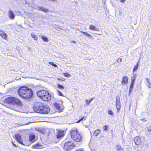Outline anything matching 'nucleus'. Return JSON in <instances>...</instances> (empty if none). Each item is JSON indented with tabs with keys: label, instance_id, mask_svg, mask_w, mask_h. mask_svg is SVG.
<instances>
[{
	"label": "nucleus",
	"instance_id": "f257e3e1",
	"mask_svg": "<svg viewBox=\"0 0 151 151\" xmlns=\"http://www.w3.org/2000/svg\"><path fill=\"white\" fill-rule=\"evenodd\" d=\"M34 111L37 113L47 114L50 112V109L48 106H45L41 103H35L33 107Z\"/></svg>",
	"mask_w": 151,
	"mask_h": 151
},
{
	"label": "nucleus",
	"instance_id": "f03ea898",
	"mask_svg": "<svg viewBox=\"0 0 151 151\" xmlns=\"http://www.w3.org/2000/svg\"><path fill=\"white\" fill-rule=\"evenodd\" d=\"M6 102L9 104L13 105L12 109L16 111H19V108L22 106L21 101L19 99L14 97H9L6 100Z\"/></svg>",
	"mask_w": 151,
	"mask_h": 151
},
{
	"label": "nucleus",
	"instance_id": "7ed1b4c3",
	"mask_svg": "<svg viewBox=\"0 0 151 151\" xmlns=\"http://www.w3.org/2000/svg\"><path fill=\"white\" fill-rule=\"evenodd\" d=\"M18 93L21 97L25 99L30 98L33 95L32 91L26 87H20L18 90Z\"/></svg>",
	"mask_w": 151,
	"mask_h": 151
},
{
	"label": "nucleus",
	"instance_id": "20e7f679",
	"mask_svg": "<svg viewBox=\"0 0 151 151\" xmlns=\"http://www.w3.org/2000/svg\"><path fill=\"white\" fill-rule=\"evenodd\" d=\"M38 96L44 101H48L51 99V96L50 93L45 90L39 91L37 93Z\"/></svg>",
	"mask_w": 151,
	"mask_h": 151
},
{
	"label": "nucleus",
	"instance_id": "39448f33",
	"mask_svg": "<svg viewBox=\"0 0 151 151\" xmlns=\"http://www.w3.org/2000/svg\"><path fill=\"white\" fill-rule=\"evenodd\" d=\"M70 134L71 138L77 142L81 141L82 139V137L76 128L73 129L70 131Z\"/></svg>",
	"mask_w": 151,
	"mask_h": 151
},
{
	"label": "nucleus",
	"instance_id": "423d86ee",
	"mask_svg": "<svg viewBox=\"0 0 151 151\" xmlns=\"http://www.w3.org/2000/svg\"><path fill=\"white\" fill-rule=\"evenodd\" d=\"M74 146V144L71 142H68L65 144L64 148L66 150H71Z\"/></svg>",
	"mask_w": 151,
	"mask_h": 151
},
{
	"label": "nucleus",
	"instance_id": "0eeeda50",
	"mask_svg": "<svg viewBox=\"0 0 151 151\" xmlns=\"http://www.w3.org/2000/svg\"><path fill=\"white\" fill-rule=\"evenodd\" d=\"M15 137L19 143L22 145H25L23 142V140L21 139V136L20 134H17L15 135Z\"/></svg>",
	"mask_w": 151,
	"mask_h": 151
},
{
	"label": "nucleus",
	"instance_id": "6e6552de",
	"mask_svg": "<svg viewBox=\"0 0 151 151\" xmlns=\"http://www.w3.org/2000/svg\"><path fill=\"white\" fill-rule=\"evenodd\" d=\"M54 106L59 112H62L64 109L63 106H60L58 103L56 102L54 104Z\"/></svg>",
	"mask_w": 151,
	"mask_h": 151
},
{
	"label": "nucleus",
	"instance_id": "1a4fd4ad",
	"mask_svg": "<svg viewBox=\"0 0 151 151\" xmlns=\"http://www.w3.org/2000/svg\"><path fill=\"white\" fill-rule=\"evenodd\" d=\"M64 131L61 130H58V133L56 135V138L58 139H59L64 136Z\"/></svg>",
	"mask_w": 151,
	"mask_h": 151
},
{
	"label": "nucleus",
	"instance_id": "9d476101",
	"mask_svg": "<svg viewBox=\"0 0 151 151\" xmlns=\"http://www.w3.org/2000/svg\"><path fill=\"white\" fill-rule=\"evenodd\" d=\"M29 141L31 143H33L36 141L35 135L33 133H31L29 135Z\"/></svg>",
	"mask_w": 151,
	"mask_h": 151
},
{
	"label": "nucleus",
	"instance_id": "9b49d317",
	"mask_svg": "<svg viewBox=\"0 0 151 151\" xmlns=\"http://www.w3.org/2000/svg\"><path fill=\"white\" fill-rule=\"evenodd\" d=\"M116 106L117 109H119L120 108V97L117 96L116 97Z\"/></svg>",
	"mask_w": 151,
	"mask_h": 151
},
{
	"label": "nucleus",
	"instance_id": "f8f14e48",
	"mask_svg": "<svg viewBox=\"0 0 151 151\" xmlns=\"http://www.w3.org/2000/svg\"><path fill=\"white\" fill-rule=\"evenodd\" d=\"M134 142L136 145H139L141 142L140 138L139 136L135 137L134 139Z\"/></svg>",
	"mask_w": 151,
	"mask_h": 151
},
{
	"label": "nucleus",
	"instance_id": "ddd939ff",
	"mask_svg": "<svg viewBox=\"0 0 151 151\" xmlns=\"http://www.w3.org/2000/svg\"><path fill=\"white\" fill-rule=\"evenodd\" d=\"M8 16L9 19H14L15 18V15L11 10H9V11Z\"/></svg>",
	"mask_w": 151,
	"mask_h": 151
},
{
	"label": "nucleus",
	"instance_id": "4468645a",
	"mask_svg": "<svg viewBox=\"0 0 151 151\" xmlns=\"http://www.w3.org/2000/svg\"><path fill=\"white\" fill-rule=\"evenodd\" d=\"M38 9L39 11H42L45 13H47L49 12V11L47 9H45L43 6H38Z\"/></svg>",
	"mask_w": 151,
	"mask_h": 151
},
{
	"label": "nucleus",
	"instance_id": "2eb2a0df",
	"mask_svg": "<svg viewBox=\"0 0 151 151\" xmlns=\"http://www.w3.org/2000/svg\"><path fill=\"white\" fill-rule=\"evenodd\" d=\"M89 29L93 31H99V28H96L95 26L93 25H91L89 26Z\"/></svg>",
	"mask_w": 151,
	"mask_h": 151
},
{
	"label": "nucleus",
	"instance_id": "dca6fc26",
	"mask_svg": "<svg viewBox=\"0 0 151 151\" xmlns=\"http://www.w3.org/2000/svg\"><path fill=\"white\" fill-rule=\"evenodd\" d=\"M128 82V78L126 76H124L122 79V83L123 84H126Z\"/></svg>",
	"mask_w": 151,
	"mask_h": 151
},
{
	"label": "nucleus",
	"instance_id": "f3484780",
	"mask_svg": "<svg viewBox=\"0 0 151 151\" xmlns=\"http://www.w3.org/2000/svg\"><path fill=\"white\" fill-rule=\"evenodd\" d=\"M41 145L39 143H37L35 145L32 146V148L33 149H38Z\"/></svg>",
	"mask_w": 151,
	"mask_h": 151
},
{
	"label": "nucleus",
	"instance_id": "a211bd4d",
	"mask_svg": "<svg viewBox=\"0 0 151 151\" xmlns=\"http://www.w3.org/2000/svg\"><path fill=\"white\" fill-rule=\"evenodd\" d=\"M149 79L148 78H146V80L147 82V86L149 88H151V84L149 81Z\"/></svg>",
	"mask_w": 151,
	"mask_h": 151
},
{
	"label": "nucleus",
	"instance_id": "6ab92c4d",
	"mask_svg": "<svg viewBox=\"0 0 151 151\" xmlns=\"http://www.w3.org/2000/svg\"><path fill=\"white\" fill-rule=\"evenodd\" d=\"M100 132L99 129L96 130L93 133V135L95 136H97Z\"/></svg>",
	"mask_w": 151,
	"mask_h": 151
},
{
	"label": "nucleus",
	"instance_id": "aec40b11",
	"mask_svg": "<svg viewBox=\"0 0 151 151\" xmlns=\"http://www.w3.org/2000/svg\"><path fill=\"white\" fill-rule=\"evenodd\" d=\"M78 30L81 33H83V34H84L85 35H86L88 37H89L91 38H93L92 36H91V35L88 34L87 32H83V31H81V30Z\"/></svg>",
	"mask_w": 151,
	"mask_h": 151
},
{
	"label": "nucleus",
	"instance_id": "412c9836",
	"mask_svg": "<svg viewBox=\"0 0 151 151\" xmlns=\"http://www.w3.org/2000/svg\"><path fill=\"white\" fill-rule=\"evenodd\" d=\"M93 99V98H92L89 100H88L87 99L86 100V102L87 104V105H89L90 104V103L92 101Z\"/></svg>",
	"mask_w": 151,
	"mask_h": 151
},
{
	"label": "nucleus",
	"instance_id": "4be33fe9",
	"mask_svg": "<svg viewBox=\"0 0 151 151\" xmlns=\"http://www.w3.org/2000/svg\"><path fill=\"white\" fill-rule=\"evenodd\" d=\"M42 39L43 40L44 42H47L48 41V39L47 37L45 36H41Z\"/></svg>",
	"mask_w": 151,
	"mask_h": 151
},
{
	"label": "nucleus",
	"instance_id": "5701e85b",
	"mask_svg": "<svg viewBox=\"0 0 151 151\" xmlns=\"http://www.w3.org/2000/svg\"><path fill=\"white\" fill-rule=\"evenodd\" d=\"M135 80V78L134 76H132L131 77V83L134 84Z\"/></svg>",
	"mask_w": 151,
	"mask_h": 151
},
{
	"label": "nucleus",
	"instance_id": "b1692460",
	"mask_svg": "<svg viewBox=\"0 0 151 151\" xmlns=\"http://www.w3.org/2000/svg\"><path fill=\"white\" fill-rule=\"evenodd\" d=\"M57 86H58V87L60 89H63L64 88V86L63 85H62L61 84H58L57 85Z\"/></svg>",
	"mask_w": 151,
	"mask_h": 151
},
{
	"label": "nucleus",
	"instance_id": "393cba45",
	"mask_svg": "<svg viewBox=\"0 0 151 151\" xmlns=\"http://www.w3.org/2000/svg\"><path fill=\"white\" fill-rule=\"evenodd\" d=\"M57 92H58V95L60 96H63V95L62 93L58 90H56Z\"/></svg>",
	"mask_w": 151,
	"mask_h": 151
},
{
	"label": "nucleus",
	"instance_id": "a878e982",
	"mask_svg": "<svg viewBox=\"0 0 151 151\" xmlns=\"http://www.w3.org/2000/svg\"><path fill=\"white\" fill-rule=\"evenodd\" d=\"M138 68V64L137 63V65H135L133 69V71L134 72Z\"/></svg>",
	"mask_w": 151,
	"mask_h": 151
},
{
	"label": "nucleus",
	"instance_id": "bb28decb",
	"mask_svg": "<svg viewBox=\"0 0 151 151\" xmlns=\"http://www.w3.org/2000/svg\"><path fill=\"white\" fill-rule=\"evenodd\" d=\"M49 63L51 65H52V66L55 67H57V65L55 64L53 62H49Z\"/></svg>",
	"mask_w": 151,
	"mask_h": 151
},
{
	"label": "nucleus",
	"instance_id": "cd10ccee",
	"mask_svg": "<svg viewBox=\"0 0 151 151\" xmlns=\"http://www.w3.org/2000/svg\"><path fill=\"white\" fill-rule=\"evenodd\" d=\"M31 37L33 38L35 40H37V37L35 36V35H33V34H31Z\"/></svg>",
	"mask_w": 151,
	"mask_h": 151
},
{
	"label": "nucleus",
	"instance_id": "c85d7f7f",
	"mask_svg": "<svg viewBox=\"0 0 151 151\" xmlns=\"http://www.w3.org/2000/svg\"><path fill=\"white\" fill-rule=\"evenodd\" d=\"M1 36L4 39H6L7 37L6 34L4 33Z\"/></svg>",
	"mask_w": 151,
	"mask_h": 151
},
{
	"label": "nucleus",
	"instance_id": "c756f323",
	"mask_svg": "<svg viewBox=\"0 0 151 151\" xmlns=\"http://www.w3.org/2000/svg\"><path fill=\"white\" fill-rule=\"evenodd\" d=\"M108 113L110 115L113 116L114 115V114L112 111L111 110H108Z\"/></svg>",
	"mask_w": 151,
	"mask_h": 151
},
{
	"label": "nucleus",
	"instance_id": "7c9ffc66",
	"mask_svg": "<svg viewBox=\"0 0 151 151\" xmlns=\"http://www.w3.org/2000/svg\"><path fill=\"white\" fill-rule=\"evenodd\" d=\"M63 74L64 76L66 77H69L70 76V75L68 73H63Z\"/></svg>",
	"mask_w": 151,
	"mask_h": 151
},
{
	"label": "nucleus",
	"instance_id": "2f4dec72",
	"mask_svg": "<svg viewBox=\"0 0 151 151\" xmlns=\"http://www.w3.org/2000/svg\"><path fill=\"white\" fill-rule=\"evenodd\" d=\"M117 150L118 151H123L122 149L119 146H118Z\"/></svg>",
	"mask_w": 151,
	"mask_h": 151
},
{
	"label": "nucleus",
	"instance_id": "473e14b6",
	"mask_svg": "<svg viewBox=\"0 0 151 151\" xmlns=\"http://www.w3.org/2000/svg\"><path fill=\"white\" fill-rule=\"evenodd\" d=\"M134 84V83H131L129 88L133 89Z\"/></svg>",
	"mask_w": 151,
	"mask_h": 151
},
{
	"label": "nucleus",
	"instance_id": "72a5a7b5",
	"mask_svg": "<svg viewBox=\"0 0 151 151\" xmlns=\"http://www.w3.org/2000/svg\"><path fill=\"white\" fill-rule=\"evenodd\" d=\"M108 126L107 125H105L103 127V129L104 130H106Z\"/></svg>",
	"mask_w": 151,
	"mask_h": 151
},
{
	"label": "nucleus",
	"instance_id": "f704fd0d",
	"mask_svg": "<svg viewBox=\"0 0 151 151\" xmlns=\"http://www.w3.org/2000/svg\"><path fill=\"white\" fill-rule=\"evenodd\" d=\"M147 131H150L151 130V126L148 127L147 128Z\"/></svg>",
	"mask_w": 151,
	"mask_h": 151
},
{
	"label": "nucleus",
	"instance_id": "c9c22d12",
	"mask_svg": "<svg viewBox=\"0 0 151 151\" xmlns=\"http://www.w3.org/2000/svg\"><path fill=\"white\" fill-rule=\"evenodd\" d=\"M122 61L121 58H119L117 59V62L119 63L121 62Z\"/></svg>",
	"mask_w": 151,
	"mask_h": 151
},
{
	"label": "nucleus",
	"instance_id": "e433bc0d",
	"mask_svg": "<svg viewBox=\"0 0 151 151\" xmlns=\"http://www.w3.org/2000/svg\"><path fill=\"white\" fill-rule=\"evenodd\" d=\"M86 117H83L80 119V120H85L86 119Z\"/></svg>",
	"mask_w": 151,
	"mask_h": 151
},
{
	"label": "nucleus",
	"instance_id": "4c0bfd02",
	"mask_svg": "<svg viewBox=\"0 0 151 151\" xmlns=\"http://www.w3.org/2000/svg\"><path fill=\"white\" fill-rule=\"evenodd\" d=\"M4 33V32L2 31L0 29V35L1 36Z\"/></svg>",
	"mask_w": 151,
	"mask_h": 151
},
{
	"label": "nucleus",
	"instance_id": "58836bf2",
	"mask_svg": "<svg viewBox=\"0 0 151 151\" xmlns=\"http://www.w3.org/2000/svg\"><path fill=\"white\" fill-rule=\"evenodd\" d=\"M133 89L129 88V94L132 93Z\"/></svg>",
	"mask_w": 151,
	"mask_h": 151
},
{
	"label": "nucleus",
	"instance_id": "ea45409f",
	"mask_svg": "<svg viewBox=\"0 0 151 151\" xmlns=\"http://www.w3.org/2000/svg\"><path fill=\"white\" fill-rule=\"evenodd\" d=\"M141 120L143 121L144 122H145L146 120L145 119H141Z\"/></svg>",
	"mask_w": 151,
	"mask_h": 151
},
{
	"label": "nucleus",
	"instance_id": "a19ab883",
	"mask_svg": "<svg viewBox=\"0 0 151 151\" xmlns=\"http://www.w3.org/2000/svg\"><path fill=\"white\" fill-rule=\"evenodd\" d=\"M75 151H84L82 150L81 149H79L78 150H76Z\"/></svg>",
	"mask_w": 151,
	"mask_h": 151
},
{
	"label": "nucleus",
	"instance_id": "79ce46f5",
	"mask_svg": "<svg viewBox=\"0 0 151 151\" xmlns=\"http://www.w3.org/2000/svg\"><path fill=\"white\" fill-rule=\"evenodd\" d=\"M126 0H121L120 1L122 3H124Z\"/></svg>",
	"mask_w": 151,
	"mask_h": 151
},
{
	"label": "nucleus",
	"instance_id": "37998d69",
	"mask_svg": "<svg viewBox=\"0 0 151 151\" xmlns=\"http://www.w3.org/2000/svg\"><path fill=\"white\" fill-rule=\"evenodd\" d=\"M12 144L13 145V146H15V147H16V145L14 144V143L13 142H12Z\"/></svg>",
	"mask_w": 151,
	"mask_h": 151
},
{
	"label": "nucleus",
	"instance_id": "c03bdc74",
	"mask_svg": "<svg viewBox=\"0 0 151 151\" xmlns=\"http://www.w3.org/2000/svg\"><path fill=\"white\" fill-rule=\"evenodd\" d=\"M71 42H73L74 43H76V42L75 41H71Z\"/></svg>",
	"mask_w": 151,
	"mask_h": 151
},
{
	"label": "nucleus",
	"instance_id": "a18cd8bd",
	"mask_svg": "<svg viewBox=\"0 0 151 151\" xmlns=\"http://www.w3.org/2000/svg\"><path fill=\"white\" fill-rule=\"evenodd\" d=\"M48 0L49 1H56V0Z\"/></svg>",
	"mask_w": 151,
	"mask_h": 151
},
{
	"label": "nucleus",
	"instance_id": "49530a36",
	"mask_svg": "<svg viewBox=\"0 0 151 151\" xmlns=\"http://www.w3.org/2000/svg\"><path fill=\"white\" fill-rule=\"evenodd\" d=\"M81 120H80V119L77 122L78 123Z\"/></svg>",
	"mask_w": 151,
	"mask_h": 151
},
{
	"label": "nucleus",
	"instance_id": "de8ad7c7",
	"mask_svg": "<svg viewBox=\"0 0 151 151\" xmlns=\"http://www.w3.org/2000/svg\"><path fill=\"white\" fill-rule=\"evenodd\" d=\"M29 50H30V49L29 48Z\"/></svg>",
	"mask_w": 151,
	"mask_h": 151
}]
</instances>
